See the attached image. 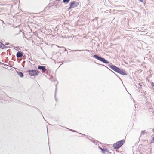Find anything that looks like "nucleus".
<instances>
[{"mask_svg":"<svg viewBox=\"0 0 154 154\" xmlns=\"http://www.w3.org/2000/svg\"><path fill=\"white\" fill-rule=\"evenodd\" d=\"M124 140H122L120 141L117 142L113 145V146L116 149H118L124 143Z\"/></svg>","mask_w":154,"mask_h":154,"instance_id":"nucleus-1","label":"nucleus"},{"mask_svg":"<svg viewBox=\"0 0 154 154\" xmlns=\"http://www.w3.org/2000/svg\"><path fill=\"white\" fill-rule=\"evenodd\" d=\"M94 57L97 60L102 62L104 63L107 64L109 63V62L105 58L100 57L97 55H94Z\"/></svg>","mask_w":154,"mask_h":154,"instance_id":"nucleus-2","label":"nucleus"},{"mask_svg":"<svg viewBox=\"0 0 154 154\" xmlns=\"http://www.w3.org/2000/svg\"><path fill=\"white\" fill-rule=\"evenodd\" d=\"M27 72L29 73V75L31 76H35L38 75L39 73V71L37 70H29Z\"/></svg>","mask_w":154,"mask_h":154,"instance_id":"nucleus-3","label":"nucleus"},{"mask_svg":"<svg viewBox=\"0 0 154 154\" xmlns=\"http://www.w3.org/2000/svg\"><path fill=\"white\" fill-rule=\"evenodd\" d=\"M79 5V3L76 1H72L70 2L69 4V7L68 8V10L77 7Z\"/></svg>","mask_w":154,"mask_h":154,"instance_id":"nucleus-4","label":"nucleus"},{"mask_svg":"<svg viewBox=\"0 0 154 154\" xmlns=\"http://www.w3.org/2000/svg\"><path fill=\"white\" fill-rule=\"evenodd\" d=\"M108 66L116 72H117L119 68L116 66L112 64H109L108 65Z\"/></svg>","mask_w":154,"mask_h":154,"instance_id":"nucleus-5","label":"nucleus"},{"mask_svg":"<svg viewBox=\"0 0 154 154\" xmlns=\"http://www.w3.org/2000/svg\"><path fill=\"white\" fill-rule=\"evenodd\" d=\"M117 72L124 75H127V74L125 73V70H123L122 69H120L119 68Z\"/></svg>","mask_w":154,"mask_h":154,"instance_id":"nucleus-6","label":"nucleus"},{"mask_svg":"<svg viewBox=\"0 0 154 154\" xmlns=\"http://www.w3.org/2000/svg\"><path fill=\"white\" fill-rule=\"evenodd\" d=\"M38 69H40L42 70V72L43 73H45L47 69H46V67L44 66H39Z\"/></svg>","mask_w":154,"mask_h":154,"instance_id":"nucleus-7","label":"nucleus"},{"mask_svg":"<svg viewBox=\"0 0 154 154\" xmlns=\"http://www.w3.org/2000/svg\"><path fill=\"white\" fill-rule=\"evenodd\" d=\"M23 55V53L20 51H18L16 54V57L17 58L21 57Z\"/></svg>","mask_w":154,"mask_h":154,"instance_id":"nucleus-8","label":"nucleus"},{"mask_svg":"<svg viewBox=\"0 0 154 154\" xmlns=\"http://www.w3.org/2000/svg\"><path fill=\"white\" fill-rule=\"evenodd\" d=\"M0 48L2 49H3L4 48H8V47L6 46L5 45L1 43V44H0ZM9 48L10 47H9Z\"/></svg>","mask_w":154,"mask_h":154,"instance_id":"nucleus-9","label":"nucleus"},{"mask_svg":"<svg viewBox=\"0 0 154 154\" xmlns=\"http://www.w3.org/2000/svg\"><path fill=\"white\" fill-rule=\"evenodd\" d=\"M17 74L20 76V77L22 78L24 76L23 74V73L19 72V71H17Z\"/></svg>","mask_w":154,"mask_h":154,"instance_id":"nucleus-10","label":"nucleus"},{"mask_svg":"<svg viewBox=\"0 0 154 154\" xmlns=\"http://www.w3.org/2000/svg\"><path fill=\"white\" fill-rule=\"evenodd\" d=\"M99 148L100 149H101L102 151L104 152L106 151V152L108 151V150L106 149H102V148L99 147Z\"/></svg>","mask_w":154,"mask_h":154,"instance_id":"nucleus-11","label":"nucleus"},{"mask_svg":"<svg viewBox=\"0 0 154 154\" xmlns=\"http://www.w3.org/2000/svg\"><path fill=\"white\" fill-rule=\"evenodd\" d=\"M70 0H63V2L65 4H67L69 2Z\"/></svg>","mask_w":154,"mask_h":154,"instance_id":"nucleus-12","label":"nucleus"},{"mask_svg":"<svg viewBox=\"0 0 154 154\" xmlns=\"http://www.w3.org/2000/svg\"><path fill=\"white\" fill-rule=\"evenodd\" d=\"M75 51H88V52H89L90 51L89 50H87V49H86V50H75Z\"/></svg>","mask_w":154,"mask_h":154,"instance_id":"nucleus-13","label":"nucleus"},{"mask_svg":"<svg viewBox=\"0 0 154 154\" xmlns=\"http://www.w3.org/2000/svg\"><path fill=\"white\" fill-rule=\"evenodd\" d=\"M56 89H55V100L56 101H57V100H56V90H57V85H56Z\"/></svg>","mask_w":154,"mask_h":154,"instance_id":"nucleus-14","label":"nucleus"},{"mask_svg":"<svg viewBox=\"0 0 154 154\" xmlns=\"http://www.w3.org/2000/svg\"><path fill=\"white\" fill-rule=\"evenodd\" d=\"M145 133V131H142L141 132V135H143Z\"/></svg>","mask_w":154,"mask_h":154,"instance_id":"nucleus-15","label":"nucleus"},{"mask_svg":"<svg viewBox=\"0 0 154 154\" xmlns=\"http://www.w3.org/2000/svg\"><path fill=\"white\" fill-rule=\"evenodd\" d=\"M1 64H3L4 66H5L6 65V64H4L0 62V65H1Z\"/></svg>","mask_w":154,"mask_h":154,"instance_id":"nucleus-16","label":"nucleus"},{"mask_svg":"<svg viewBox=\"0 0 154 154\" xmlns=\"http://www.w3.org/2000/svg\"><path fill=\"white\" fill-rule=\"evenodd\" d=\"M151 85L152 86L154 87V83L153 82H152Z\"/></svg>","mask_w":154,"mask_h":154,"instance_id":"nucleus-17","label":"nucleus"},{"mask_svg":"<svg viewBox=\"0 0 154 154\" xmlns=\"http://www.w3.org/2000/svg\"><path fill=\"white\" fill-rule=\"evenodd\" d=\"M69 130L70 131H73V132H75V131H74V130H72V129H69Z\"/></svg>","mask_w":154,"mask_h":154,"instance_id":"nucleus-18","label":"nucleus"},{"mask_svg":"<svg viewBox=\"0 0 154 154\" xmlns=\"http://www.w3.org/2000/svg\"><path fill=\"white\" fill-rule=\"evenodd\" d=\"M9 44V43L8 42H7L6 44H5V45H8Z\"/></svg>","mask_w":154,"mask_h":154,"instance_id":"nucleus-19","label":"nucleus"},{"mask_svg":"<svg viewBox=\"0 0 154 154\" xmlns=\"http://www.w3.org/2000/svg\"><path fill=\"white\" fill-rule=\"evenodd\" d=\"M138 85H140V87H141L142 85H140V83H138Z\"/></svg>","mask_w":154,"mask_h":154,"instance_id":"nucleus-20","label":"nucleus"},{"mask_svg":"<svg viewBox=\"0 0 154 154\" xmlns=\"http://www.w3.org/2000/svg\"><path fill=\"white\" fill-rule=\"evenodd\" d=\"M141 87H139V88H141Z\"/></svg>","mask_w":154,"mask_h":154,"instance_id":"nucleus-21","label":"nucleus"},{"mask_svg":"<svg viewBox=\"0 0 154 154\" xmlns=\"http://www.w3.org/2000/svg\"><path fill=\"white\" fill-rule=\"evenodd\" d=\"M66 49H65V51H66Z\"/></svg>","mask_w":154,"mask_h":154,"instance_id":"nucleus-22","label":"nucleus"},{"mask_svg":"<svg viewBox=\"0 0 154 154\" xmlns=\"http://www.w3.org/2000/svg\"><path fill=\"white\" fill-rule=\"evenodd\" d=\"M43 118L44 119H45L44 118V117H43Z\"/></svg>","mask_w":154,"mask_h":154,"instance_id":"nucleus-23","label":"nucleus"},{"mask_svg":"<svg viewBox=\"0 0 154 154\" xmlns=\"http://www.w3.org/2000/svg\"><path fill=\"white\" fill-rule=\"evenodd\" d=\"M43 118L44 119H45L44 118V117H43Z\"/></svg>","mask_w":154,"mask_h":154,"instance_id":"nucleus-24","label":"nucleus"},{"mask_svg":"<svg viewBox=\"0 0 154 154\" xmlns=\"http://www.w3.org/2000/svg\"><path fill=\"white\" fill-rule=\"evenodd\" d=\"M43 118L44 119H45L44 118V117H43Z\"/></svg>","mask_w":154,"mask_h":154,"instance_id":"nucleus-25","label":"nucleus"},{"mask_svg":"<svg viewBox=\"0 0 154 154\" xmlns=\"http://www.w3.org/2000/svg\"><path fill=\"white\" fill-rule=\"evenodd\" d=\"M43 118L44 119H45L44 118V117H43Z\"/></svg>","mask_w":154,"mask_h":154,"instance_id":"nucleus-26","label":"nucleus"},{"mask_svg":"<svg viewBox=\"0 0 154 154\" xmlns=\"http://www.w3.org/2000/svg\"><path fill=\"white\" fill-rule=\"evenodd\" d=\"M1 44V42H0V44Z\"/></svg>","mask_w":154,"mask_h":154,"instance_id":"nucleus-27","label":"nucleus"},{"mask_svg":"<svg viewBox=\"0 0 154 154\" xmlns=\"http://www.w3.org/2000/svg\"><path fill=\"white\" fill-rule=\"evenodd\" d=\"M153 132H154V130H153Z\"/></svg>","mask_w":154,"mask_h":154,"instance_id":"nucleus-28","label":"nucleus"}]
</instances>
